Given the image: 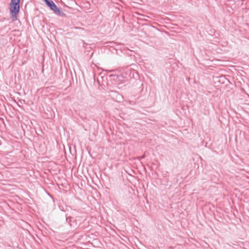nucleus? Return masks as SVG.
I'll return each instance as SVG.
<instances>
[{
  "instance_id": "f257e3e1",
  "label": "nucleus",
  "mask_w": 249,
  "mask_h": 249,
  "mask_svg": "<svg viewBox=\"0 0 249 249\" xmlns=\"http://www.w3.org/2000/svg\"><path fill=\"white\" fill-rule=\"evenodd\" d=\"M20 0H11L10 3V13L13 21L17 19V15L19 11Z\"/></svg>"
},
{
  "instance_id": "f03ea898",
  "label": "nucleus",
  "mask_w": 249,
  "mask_h": 249,
  "mask_svg": "<svg viewBox=\"0 0 249 249\" xmlns=\"http://www.w3.org/2000/svg\"><path fill=\"white\" fill-rule=\"evenodd\" d=\"M46 5L53 11L54 14L61 17L65 16V14L61 11V10L55 4V3L52 0H46L45 1Z\"/></svg>"
},
{
  "instance_id": "7ed1b4c3",
  "label": "nucleus",
  "mask_w": 249,
  "mask_h": 249,
  "mask_svg": "<svg viewBox=\"0 0 249 249\" xmlns=\"http://www.w3.org/2000/svg\"><path fill=\"white\" fill-rule=\"evenodd\" d=\"M46 0H43V1H44V2H45V1H46Z\"/></svg>"
}]
</instances>
